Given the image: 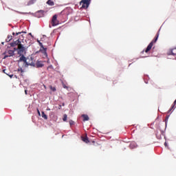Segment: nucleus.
Instances as JSON below:
<instances>
[{"label": "nucleus", "instance_id": "obj_19", "mask_svg": "<svg viewBox=\"0 0 176 176\" xmlns=\"http://www.w3.org/2000/svg\"><path fill=\"white\" fill-rule=\"evenodd\" d=\"M175 104H176V99H175V100L174 101L173 104L171 109H170V111H171V109H174V107H175Z\"/></svg>", "mask_w": 176, "mask_h": 176}, {"label": "nucleus", "instance_id": "obj_14", "mask_svg": "<svg viewBox=\"0 0 176 176\" xmlns=\"http://www.w3.org/2000/svg\"><path fill=\"white\" fill-rule=\"evenodd\" d=\"M82 140L83 141V142H85V144H89V138L87 137H82Z\"/></svg>", "mask_w": 176, "mask_h": 176}, {"label": "nucleus", "instance_id": "obj_29", "mask_svg": "<svg viewBox=\"0 0 176 176\" xmlns=\"http://www.w3.org/2000/svg\"><path fill=\"white\" fill-rule=\"evenodd\" d=\"M12 35H14V36L16 35V33L13 32V33H12Z\"/></svg>", "mask_w": 176, "mask_h": 176}, {"label": "nucleus", "instance_id": "obj_30", "mask_svg": "<svg viewBox=\"0 0 176 176\" xmlns=\"http://www.w3.org/2000/svg\"><path fill=\"white\" fill-rule=\"evenodd\" d=\"M47 111H50V109L47 108Z\"/></svg>", "mask_w": 176, "mask_h": 176}, {"label": "nucleus", "instance_id": "obj_4", "mask_svg": "<svg viewBox=\"0 0 176 176\" xmlns=\"http://www.w3.org/2000/svg\"><path fill=\"white\" fill-rule=\"evenodd\" d=\"M80 5L82 6L81 8H82V9H87L89 5H90V1L89 0H81Z\"/></svg>", "mask_w": 176, "mask_h": 176}, {"label": "nucleus", "instance_id": "obj_8", "mask_svg": "<svg viewBox=\"0 0 176 176\" xmlns=\"http://www.w3.org/2000/svg\"><path fill=\"white\" fill-rule=\"evenodd\" d=\"M69 97L74 101L76 97V94L74 92H70L68 94Z\"/></svg>", "mask_w": 176, "mask_h": 176}, {"label": "nucleus", "instance_id": "obj_28", "mask_svg": "<svg viewBox=\"0 0 176 176\" xmlns=\"http://www.w3.org/2000/svg\"><path fill=\"white\" fill-rule=\"evenodd\" d=\"M25 94H28V91L27 90H25Z\"/></svg>", "mask_w": 176, "mask_h": 176}, {"label": "nucleus", "instance_id": "obj_25", "mask_svg": "<svg viewBox=\"0 0 176 176\" xmlns=\"http://www.w3.org/2000/svg\"><path fill=\"white\" fill-rule=\"evenodd\" d=\"M23 32H16V35H20V34H21V33H23Z\"/></svg>", "mask_w": 176, "mask_h": 176}, {"label": "nucleus", "instance_id": "obj_12", "mask_svg": "<svg viewBox=\"0 0 176 176\" xmlns=\"http://www.w3.org/2000/svg\"><path fill=\"white\" fill-rule=\"evenodd\" d=\"M47 4L50 6H54V1L53 0H48Z\"/></svg>", "mask_w": 176, "mask_h": 176}, {"label": "nucleus", "instance_id": "obj_18", "mask_svg": "<svg viewBox=\"0 0 176 176\" xmlns=\"http://www.w3.org/2000/svg\"><path fill=\"white\" fill-rule=\"evenodd\" d=\"M50 90H52V91H56V88H55V87H53V86H52V85H50Z\"/></svg>", "mask_w": 176, "mask_h": 176}, {"label": "nucleus", "instance_id": "obj_32", "mask_svg": "<svg viewBox=\"0 0 176 176\" xmlns=\"http://www.w3.org/2000/svg\"><path fill=\"white\" fill-rule=\"evenodd\" d=\"M145 146H146L145 145L143 146V147H145Z\"/></svg>", "mask_w": 176, "mask_h": 176}, {"label": "nucleus", "instance_id": "obj_13", "mask_svg": "<svg viewBox=\"0 0 176 176\" xmlns=\"http://www.w3.org/2000/svg\"><path fill=\"white\" fill-rule=\"evenodd\" d=\"M82 117L83 118V121L84 122H86V121H87V120H89V116H87V115H86V114H83L82 116Z\"/></svg>", "mask_w": 176, "mask_h": 176}, {"label": "nucleus", "instance_id": "obj_1", "mask_svg": "<svg viewBox=\"0 0 176 176\" xmlns=\"http://www.w3.org/2000/svg\"><path fill=\"white\" fill-rule=\"evenodd\" d=\"M21 61L25 64V67H29V65L35 67V63L34 62V58H32V57L27 58L24 55H23L20 57L18 63H21Z\"/></svg>", "mask_w": 176, "mask_h": 176}, {"label": "nucleus", "instance_id": "obj_2", "mask_svg": "<svg viewBox=\"0 0 176 176\" xmlns=\"http://www.w3.org/2000/svg\"><path fill=\"white\" fill-rule=\"evenodd\" d=\"M17 45L18 47V54H20V56H24L23 54H25V50H27V48L23 46V45L21 43L20 41L17 40L14 43H12L11 44V46H16Z\"/></svg>", "mask_w": 176, "mask_h": 176}, {"label": "nucleus", "instance_id": "obj_17", "mask_svg": "<svg viewBox=\"0 0 176 176\" xmlns=\"http://www.w3.org/2000/svg\"><path fill=\"white\" fill-rule=\"evenodd\" d=\"M67 118H68V116H67V114H64L63 118V122H67Z\"/></svg>", "mask_w": 176, "mask_h": 176}, {"label": "nucleus", "instance_id": "obj_10", "mask_svg": "<svg viewBox=\"0 0 176 176\" xmlns=\"http://www.w3.org/2000/svg\"><path fill=\"white\" fill-rule=\"evenodd\" d=\"M36 66L37 68H42V67H43V63H42L41 61H38L36 63Z\"/></svg>", "mask_w": 176, "mask_h": 176}, {"label": "nucleus", "instance_id": "obj_9", "mask_svg": "<svg viewBox=\"0 0 176 176\" xmlns=\"http://www.w3.org/2000/svg\"><path fill=\"white\" fill-rule=\"evenodd\" d=\"M43 13H45L43 10H40L38 11L36 14L37 17H43Z\"/></svg>", "mask_w": 176, "mask_h": 176}, {"label": "nucleus", "instance_id": "obj_20", "mask_svg": "<svg viewBox=\"0 0 176 176\" xmlns=\"http://www.w3.org/2000/svg\"><path fill=\"white\" fill-rule=\"evenodd\" d=\"M18 72H21V74H23V72H24V70H23V69L21 67H20L18 69Z\"/></svg>", "mask_w": 176, "mask_h": 176}, {"label": "nucleus", "instance_id": "obj_27", "mask_svg": "<svg viewBox=\"0 0 176 176\" xmlns=\"http://www.w3.org/2000/svg\"><path fill=\"white\" fill-rule=\"evenodd\" d=\"M8 76H10V78H13V74H8Z\"/></svg>", "mask_w": 176, "mask_h": 176}, {"label": "nucleus", "instance_id": "obj_26", "mask_svg": "<svg viewBox=\"0 0 176 176\" xmlns=\"http://www.w3.org/2000/svg\"><path fill=\"white\" fill-rule=\"evenodd\" d=\"M39 45H40L41 47H43V45L42 44V43H39Z\"/></svg>", "mask_w": 176, "mask_h": 176}, {"label": "nucleus", "instance_id": "obj_21", "mask_svg": "<svg viewBox=\"0 0 176 176\" xmlns=\"http://www.w3.org/2000/svg\"><path fill=\"white\" fill-rule=\"evenodd\" d=\"M69 123L70 126H72V125H74V122L73 120H70L69 122Z\"/></svg>", "mask_w": 176, "mask_h": 176}, {"label": "nucleus", "instance_id": "obj_15", "mask_svg": "<svg viewBox=\"0 0 176 176\" xmlns=\"http://www.w3.org/2000/svg\"><path fill=\"white\" fill-rule=\"evenodd\" d=\"M41 116L42 118H43V119H45V120H47V116L45 114V111L41 112Z\"/></svg>", "mask_w": 176, "mask_h": 176}, {"label": "nucleus", "instance_id": "obj_11", "mask_svg": "<svg viewBox=\"0 0 176 176\" xmlns=\"http://www.w3.org/2000/svg\"><path fill=\"white\" fill-rule=\"evenodd\" d=\"M36 2V0H30L27 4V6H31V5H34Z\"/></svg>", "mask_w": 176, "mask_h": 176}, {"label": "nucleus", "instance_id": "obj_6", "mask_svg": "<svg viewBox=\"0 0 176 176\" xmlns=\"http://www.w3.org/2000/svg\"><path fill=\"white\" fill-rule=\"evenodd\" d=\"M12 56H14V51L9 50L8 52L4 53L3 58H8V57H12Z\"/></svg>", "mask_w": 176, "mask_h": 176}, {"label": "nucleus", "instance_id": "obj_3", "mask_svg": "<svg viewBox=\"0 0 176 176\" xmlns=\"http://www.w3.org/2000/svg\"><path fill=\"white\" fill-rule=\"evenodd\" d=\"M158 38H159V32L157 33L154 39L148 44V45L147 46L145 50V53H148L151 50V49H152V47H153V44L157 42Z\"/></svg>", "mask_w": 176, "mask_h": 176}, {"label": "nucleus", "instance_id": "obj_16", "mask_svg": "<svg viewBox=\"0 0 176 176\" xmlns=\"http://www.w3.org/2000/svg\"><path fill=\"white\" fill-rule=\"evenodd\" d=\"M12 36L8 35V37H7V38H6V41H7V42H10V41H12Z\"/></svg>", "mask_w": 176, "mask_h": 176}, {"label": "nucleus", "instance_id": "obj_7", "mask_svg": "<svg viewBox=\"0 0 176 176\" xmlns=\"http://www.w3.org/2000/svg\"><path fill=\"white\" fill-rule=\"evenodd\" d=\"M168 56H175L176 55V48L169 50L167 52Z\"/></svg>", "mask_w": 176, "mask_h": 176}, {"label": "nucleus", "instance_id": "obj_5", "mask_svg": "<svg viewBox=\"0 0 176 176\" xmlns=\"http://www.w3.org/2000/svg\"><path fill=\"white\" fill-rule=\"evenodd\" d=\"M51 23L52 27H56V25H58L59 22L58 20H57V14H55L52 16Z\"/></svg>", "mask_w": 176, "mask_h": 176}, {"label": "nucleus", "instance_id": "obj_24", "mask_svg": "<svg viewBox=\"0 0 176 176\" xmlns=\"http://www.w3.org/2000/svg\"><path fill=\"white\" fill-rule=\"evenodd\" d=\"M3 72L4 74H6V75H8V76L9 75V74L6 72V69H3Z\"/></svg>", "mask_w": 176, "mask_h": 176}, {"label": "nucleus", "instance_id": "obj_23", "mask_svg": "<svg viewBox=\"0 0 176 176\" xmlns=\"http://www.w3.org/2000/svg\"><path fill=\"white\" fill-rule=\"evenodd\" d=\"M37 113H38V116H41V111H39L38 109H37Z\"/></svg>", "mask_w": 176, "mask_h": 176}, {"label": "nucleus", "instance_id": "obj_22", "mask_svg": "<svg viewBox=\"0 0 176 176\" xmlns=\"http://www.w3.org/2000/svg\"><path fill=\"white\" fill-rule=\"evenodd\" d=\"M63 89H68V87L65 84H63Z\"/></svg>", "mask_w": 176, "mask_h": 176}, {"label": "nucleus", "instance_id": "obj_31", "mask_svg": "<svg viewBox=\"0 0 176 176\" xmlns=\"http://www.w3.org/2000/svg\"><path fill=\"white\" fill-rule=\"evenodd\" d=\"M130 146H131H131H133V144H131L130 145Z\"/></svg>", "mask_w": 176, "mask_h": 176}]
</instances>
